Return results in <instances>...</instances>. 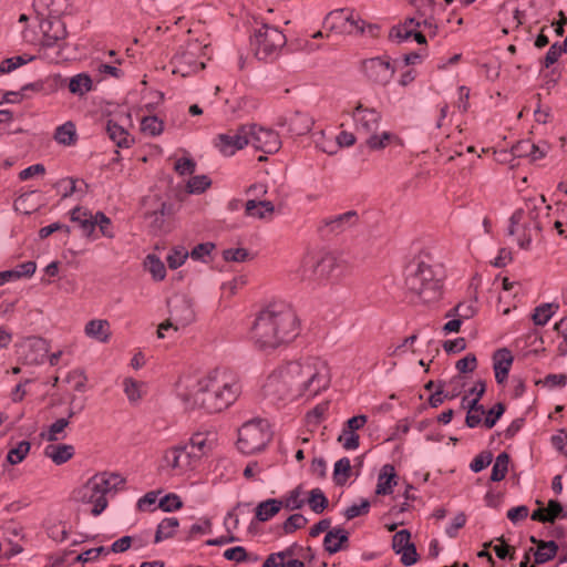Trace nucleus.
<instances>
[{
  "instance_id": "f257e3e1",
  "label": "nucleus",
  "mask_w": 567,
  "mask_h": 567,
  "mask_svg": "<svg viewBox=\"0 0 567 567\" xmlns=\"http://www.w3.org/2000/svg\"><path fill=\"white\" fill-rule=\"evenodd\" d=\"M296 312L286 303H270L260 310L251 327V339L261 350L288 344L299 334Z\"/></svg>"
},
{
  "instance_id": "f03ea898",
  "label": "nucleus",
  "mask_w": 567,
  "mask_h": 567,
  "mask_svg": "<svg viewBox=\"0 0 567 567\" xmlns=\"http://www.w3.org/2000/svg\"><path fill=\"white\" fill-rule=\"evenodd\" d=\"M241 393L239 378L226 369H215L200 378L194 391L193 401L208 413H219L233 405Z\"/></svg>"
},
{
  "instance_id": "7ed1b4c3",
  "label": "nucleus",
  "mask_w": 567,
  "mask_h": 567,
  "mask_svg": "<svg viewBox=\"0 0 567 567\" xmlns=\"http://www.w3.org/2000/svg\"><path fill=\"white\" fill-rule=\"evenodd\" d=\"M443 278L442 267L434 262L427 251H421L405 268L406 290L425 303L441 299Z\"/></svg>"
},
{
  "instance_id": "20e7f679",
  "label": "nucleus",
  "mask_w": 567,
  "mask_h": 567,
  "mask_svg": "<svg viewBox=\"0 0 567 567\" xmlns=\"http://www.w3.org/2000/svg\"><path fill=\"white\" fill-rule=\"evenodd\" d=\"M298 399L313 398L327 390L330 384L328 364L317 357H308L284 364Z\"/></svg>"
},
{
  "instance_id": "39448f33",
  "label": "nucleus",
  "mask_w": 567,
  "mask_h": 567,
  "mask_svg": "<svg viewBox=\"0 0 567 567\" xmlns=\"http://www.w3.org/2000/svg\"><path fill=\"white\" fill-rule=\"evenodd\" d=\"M286 43V35L269 24H261L250 35L251 50L259 61H274Z\"/></svg>"
},
{
  "instance_id": "423d86ee",
  "label": "nucleus",
  "mask_w": 567,
  "mask_h": 567,
  "mask_svg": "<svg viewBox=\"0 0 567 567\" xmlns=\"http://www.w3.org/2000/svg\"><path fill=\"white\" fill-rule=\"evenodd\" d=\"M271 431L267 421L257 419L241 425L238 430L237 447L243 454L262 451L271 440Z\"/></svg>"
},
{
  "instance_id": "0eeeda50",
  "label": "nucleus",
  "mask_w": 567,
  "mask_h": 567,
  "mask_svg": "<svg viewBox=\"0 0 567 567\" xmlns=\"http://www.w3.org/2000/svg\"><path fill=\"white\" fill-rule=\"evenodd\" d=\"M338 266L337 257L331 254H307L301 261L300 276L305 281L321 285L332 277Z\"/></svg>"
},
{
  "instance_id": "6e6552de",
  "label": "nucleus",
  "mask_w": 567,
  "mask_h": 567,
  "mask_svg": "<svg viewBox=\"0 0 567 567\" xmlns=\"http://www.w3.org/2000/svg\"><path fill=\"white\" fill-rule=\"evenodd\" d=\"M290 379L284 365L278 367L264 384V394L271 402H280L298 399Z\"/></svg>"
},
{
  "instance_id": "1a4fd4ad",
  "label": "nucleus",
  "mask_w": 567,
  "mask_h": 567,
  "mask_svg": "<svg viewBox=\"0 0 567 567\" xmlns=\"http://www.w3.org/2000/svg\"><path fill=\"white\" fill-rule=\"evenodd\" d=\"M198 455L186 443L167 449L163 455V462L176 474H184L194 470L199 463Z\"/></svg>"
},
{
  "instance_id": "9d476101",
  "label": "nucleus",
  "mask_w": 567,
  "mask_h": 567,
  "mask_svg": "<svg viewBox=\"0 0 567 567\" xmlns=\"http://www.w3.org/2000/svg\"><path fill=\"white\" fill-rule=\"evenodd\" d=\"M197 42H188L185 47H181L172 59L174 64V73L187 76L205 69L204 62L197 61V51L199 50Z\"/></svg>"
},
{
  "instance_id": "9b49d317",
  "label": "nucleus",
  "mask_w": 567,
  "mask_h": 567,
  "mask_svg": "<svg viewBox=\"0 0 567 567\" xmlns=\"http://www.w3.org/2000/svg\"><path fill=\"white\" fill-rule=\"evenodd\" d=\"M361 70L370 82L379 85L388 84L395 72L389 56L365 59L361 62Z\"/></svg>"
},
{
  "instance_id": "f8f14e48",
  "label": "nucleus",
  "mask_w": 567,
  "mask_h": 567,
  "mask_svg": "<svg viewBox=\"0 0 567 567\" xmlns=\"http://www.w3.org/2000/svg\"><path fill=\"white\" fill-rule=\"evenodd\" d=\"M364 22L361 19H354L351 11L339 9L327 14L323 25L336 33H359L364 32Z\"/></svg>"
},
{
  "instance_id": "ddd939ff",
  "label": "nucleus",
  "mask_w": 567,
  "mask_h": 567,
  "mask_svg": "<svg viewBox=\"0 0 567 567\" xmlns=\"http://www.w3.org/2000/svg\"><path fill=\"white\" fill-rule=\"evenodd\" d=\"M249 126L240 125L235 132L218 134L215 138L214 145L225 156H231L237 151L243 150L249 145Z\"/></svg>"
},
{
  "instance_id": "4468645a",
  "label": "nucleus",
  "mask_w": 567,
  "mask_h": 567,
  "mask_svg": "<svg viewBox=\"0 0 567 567\" xmlns=\"http://www.w3.org/2000/svg\"><path fill=\"white\" fill-rule=\"evenodd\" d=\"M251 133H249V144L256 150L267 154L279 151L281 141L279 134L271 128L257 126L256 124H247Z\"/></svg>"
},
{
  "instance_id": "2eb2a0df",
  "label": "nucleus",
  "mask_w": 567,
  "mask_h": 567,
  "mask_svg": "<svg viewBox=\"0 0 567 567\" xmlns=\"http://www.w3.org/2000/svg\"><path fill=\"white\" fill-rule=\"evenodd\" d=\"M89 482L100 493L96 505L91 511L92 515L99 516L107 507L106 494L122 480L117 474L101 473L91 477Z\"/></svg>"
},
{
  "instance_id": "dca6fc26",
  "label": "nucleus",
  "mask_w": 567,
  "mask_h": 567,
  "mask_svg": "<svg viewBox=\"0 0 567 567\" xmlns=\"http://www.w3.org/2000/svg\"><path fill=\"white\" fill-rule=\"evenodd\" d=\"M40 30L42 32V48L60 47V42L68 35L65 23L59 17L41 20Z\"/></svg>"
},
{
  "instance_id": "f3484780",
  "label": "nucleus",
  "mask_w": 567,
  "mask_h": 567,
  "mask_svg": "<svg viewBox=\"0 0 567 567\" xmlns=\"http://www.w3.org/2000/svg\"><path fill=\"white\" fill-rule=\"evenodd\" d=\"M351 116L355 122L357 130L369 136L379 128L381 114L375 109L364 107L361 102L357 104Z\"/></svg>"
},
{
  "instance_id": "a211bd4d",
  "label": "nucleus",
  "mask_w": 567,
  "mask_h": 567,
  "mask_svg": "<svg viewBox=\"0 0 567 567\" xmlns=\"http://www.w3.org/2000/svg\"><path fill=\"white\" fill-rule=\"evenodd\" d=\"M392 549L395 554H402L401 563L404 566H411L419 559L416 547L411 543V533L408 529H401L394 534Z\"/></svg>"
},
{
  "instance_id": "6ab92c4d",
  "label": "nucleus",
  "mask_w": 567,
  "mask_h": 567,
  "mask_svg": "<svg viewBox=\"0 0 567 567\" xmlns=\"http://www.w3.org/2000/svg\"><path fill=\"white\" fill-rule=\"evenodd\" d=\"M359 223V215L355 210H349L343 214L326 218L321 221L319 231L323 235H338Z\"/></svg>"
},
{
  "instance_id": "aec40b11",
  "label": "nucleus",
  "mask_w": 567,
  "mask_h": 567,
  "mask_svg": "<svg viewBox=\"0 0 567 567\" xmlns=\"http://www.w3.org/2000/svg\"><path fill=\"white\" fill-rule=\"evenodd\" d=\"M168 307L169 316L175 322V330L185 328L194 321L195 312L193 310V305L188 299L184 297L176 298L168 303Z\"/></svg>"
},
{
  "instance_id": "412c9836",
  "label": "nucleus",
  "mask_w": 567,
  "mask_h": 567,
  "mask_svg": "<svg viewBox=\"0 0 567 567\" xmlns=\"http://www.w3.org/2000/svg\"><path fill=\"white\" fill-rule=\"evenodd\" d=\"M278 125H288V131L292 136H302L308 134L313 125V120L307 113L296 111L288 117H280Z\"/></svg>"
},
{
  "instance_id": "4be33fe9",
  "label": "nucleus",
  "mask_w": 567,
  "mask_h": 567,
  "mask_svg": "<svg viewBox=\"0 0 567 567\" xmlns=\"http://www.w3.org/2000/svg\"><path fill=\"white\" fill-rule=\"evenodd\" d=\"M349 532L342 527H334L324 536L323 547L330 555L349 547Z\"/></svg>"
},
{
  "instance_id": "5701e85b",
  "label": "nucleus",
  "mask_w": 567,
  "mask_h": 567,
  "mask_svg": "<svg viewBox=\"0 0 567 567\" xmlns=\"http://www.w3.org/2000/svg\"><path fill=\"white\" fill-rule=\"evenodd\" d=\"M513 355L511 351L506 348L498 349L494 355V372H495V379L498 384H502L506 381L512 363H513Z\"/></svg>"
},
{
  "instance_id": "b1692460",
  "label": "nucleus",
  "mask_w": 567,
  "mask_h": 567,
  "mask_svg": "<svg viewBox=\"0 0 567 567\" xmlns=\"http://www.w3.org/2000/svg\"><path fill=\"white\" fill-rule=\"evenodd\" d=\"M398 484V477L394 466L385 464L382 466L378 476L375 493L378 495H389L393 492V487Z\"/></svg>"
},
{
  "instance_id": "393cba45",
  "label": "nucleus",
  "mask_w": 567,
  "mask_h": 567,
  "mask_svg": "<svg viewBox=\"0 0 567 567\" xmlns=\"http://www.w3.org/2000/svg\"><path fill=\"white\" fill-rule=\"evenodd\" d=\"M74 453V446L69 444H50L44 449V455L56 465L66 463Z\"/></svg>"
},
{
  "instance_id": "a878e982",
  "label": "nucleus",
  "mask_w": 567,
  "mask_h": 567,
  "mask_svg": "<svg viewBox=\"0 0 567 567\" xmlns=\"http://www.w3.org/2000/svg\"><path fill=\"white\" fill-rule=\"evenodd\" d=\"M105 131L110 140H112L117 147L128 148L134 142L130 133L113 120L107 121Z\"/></svg>"
},
{
  "instance_id": "bb28decb",
  "label": "nucleus",
  "mask_w": 567,
  "mask_h": 567,
  "mask_svg": "<svg viewBox=\"0 0 567 567\" xmlns=\"http://www.w3.org/2000/svg\"><path fill=\"white\" fill-rule=\"evenodd\" d=\"M87 337L100 342L106 343L111 338L110 323L107 320L93 319L85 324L84 329Z\"/></svg>"
},
{
  "instance_id": "cd10ccee",
  "label": "nucleus",
  "mask_w": 567,
  "mask_h": 567,
  "mask_svg": "<svg viewBox=\"0 0 567 567\" xmlns=\"http://www.w3.org/2000/svg\"><path fill=\"white\" fill-rule=\"evenodd\" d=\"M282 508V502L277 498L266 499L255 508V517L258 522H267L277 515Z\"/></svg>"
},
{
  "instance_id": "c85d7f7f",
  "label": "nucleus",
  "mask_w": 567,
  "mask_h": 567,
  "mask_svg": "<svg viewBox=\"0 0 567 567\" xmlns=\"http://www.w3.org/2000/svg\"><path fill=\"white\" fill-rule=\"evenodd\" d=\"M275 205L270 200L249 199L245 203V214L249 217L262 219L266 214H272Z\"/></svg>"
},
{
  "instance_id": "c756f323",
  "label": "nucleus",
  "mask_w": 567,
  "mask_h": 567,
  "mask_svg": "<svg viewBox=\"0 0 567 567\" xmlns=\"http://www.w3.org/2000/svg\"><path fill=\"white\" fill-rule=\"evenodd\" d=\"M559 309L556 302H546L537 306L532 315L535 326H545Z\"/></svg>"
},
{
  "instance_id": "7c9ffc66",
  "label": "nucleus",
  "mask_w": 567,
  "mask_h": 567,
  "mask_svg": "<svg viewBox=\"0 0 567 567\" xmlns=\"http://www.w3.org/2000/svg\"><path fill=\"white\" fill-rule=\"evenodd\" d=\"M558 551V545L554 540L539 542L538 548L534 554L535 564L543 565L555 558Z\"/></svg>"
},
{
  "instance_id": "2f4dec72",
  "label": "nucleus",
  "mask_w": 567,
  "mask_h": 567,
  "mask_svg": "<svg viewBox=\"0 0 567 567\" xmlns=\"http://www.w3.org/2000/svg\"><path fill=\"white\" fill-rule=\"evenodd\" d=\"M71 220L79 223L86 235H91L95 229V216L93 217L89 212L80 207L71 210Z\"/></svg>"
},
{
  "instance_id": "473e14b6",
  "label": "nucleus",
  "mask_w": 567,
  "mask_h": 567,
  "mask_svg": "<svg viewBox=\"0 0 567 567\" xmlns=\"http://www.w3.org/2000/svg\"><path fill=\"white\" fill-rule=\"evenodd\" d=\"M92 79L86 73H79L72 76L69 82L70 92L79 96H82L85 93L90 92L92 90Z\"/></svg>"
},
{
  "instance_id": "72a5a7b5",
  "label": "nucleus",
  "mask_w": 567,
  "mask_h": 567,
  "mask_svg": "<svg viewBox=\"0 0 567 567\" xmlns=\"http://www.w3.org/2000/svg\"><path fill=\"white\" fill-rule=\"evenodd\" d=\"M186 445L192 451H195L199 460H202V457L210 451V442L208 441L207 433H194L186 443Z\"/></svg>"
},
{
  "instance_id": "f704fd0d",
  "label": "nucleus",
  "mask_w": 567,
  "mask_h": 567,
  "mask_svg": "<svg viewBox=\"0 0 567 567\" xmlns=\"http://www.w3.org/2000/svg\"><path fill=\"white\" fill-rule=\"evenodd\" d=\"M179 522L176 517H166L157 526L154 543H159L164 539L172 538L178 527Z\"/></svg>"
},
{
  "instance_id": "c9c22d12",
  "label": "nucleus",
  "mask_w": 567,
  "mask_h": 567,
  "mask_svg": "<svg viewBox=\"0 0 567 567\" xmlns=\"http://www.w3.org/2000/svg\"><path fill=\"white\" fill-rule=\"evenodd\" d=\"M224 557L227 560H233L237 564L239 563H257L259 560V556L254 553H248L245 547L236 546L228 548L224 551Z\"/></svg>"
},
{
  "instance_id": "e433bc0d",
  "label": "nucleus",
  "mask_w": 567,
  "mask_h": 567,
  "mask_svg": "<svg viewBox=\"0 0 567 567\" xmlns=\"http://www.w3.org/2000/svg\"><path fill=\"white\" fill-rule=\"evenodd\" d=\"M54 140L59 144L66 146L73 145L76 142V130L72 122H66L56 127L54 133Z\"/></svg>"
},
{
  "instance_id": "4c0bfd02",
  "label": "nucleus",
  "mask_w": 567,
  "mask_h": 567,
  "mask_svg": "<svg viewBox=\"0 0 567 567\" xmlns=\"http://www.w3.org/2000/svg\"><path fill=\"white\" fill-rule=\"evenodd\" d=\"M69 419H58L53 422L48 432L41 433V437L45 439L48 442H55L59 440H63L65 437L64 430L69 426Z\"/></svg>"
},
{
  "instance_id": "58836bf2",
  "label": "nucleus",
  "mask_w": 567,
  "mask_h": 567,
  "mask_svg": "<svg viewBox=\"0 0 567 567\" xmlns=\"http://www.w3.org/2000/svg\"><path fill=\"white\" fill-rule=\"evenodd\" d=\"M351 463L348 457H342L334 464L333 481L336 485L343 486L351 475Z\"/></svg>"
},
{
  "instance_id": "ea45409f",
  "label": "nucleus",
  "mask_w": 567,
  "mask_h": 567,
  "mask_svg": "<svg viewBox=\"0 0 567 567\" xmlns=\"http://www.w3.org/2000/svg\"><path fill=\"white\" fill-rule=\"evenodd\" d=\"M508 464L509 455L506 452H502L501 454H498L492 468L491 481H503L508 472Z\"/></svg>"
},
{
  "instance_id": "a19ab883",
  "label": "nucleus",
  "mask_w": 567,
  "mask_h": 567,
  "mask_svg": "<svg viewBox=\"0 0 567 567\" xmlns=\"http://www.w3.org/2000/svg\"><path fill=\"white\" fill-rule=\"evenodd\" d=\"M302 495V486L298 485L293 489H291L282 499V507L289 511L300 509L305 505V499L301 498Z\"/></svg>"
},
{
  "instance_id": "79ce46f5",
  "label": "nucleus",
  "mask_w": 567,
  "mask_h": 567,
  "mask_svg": "<svg viewBox=\"0 0 567 567\" xmlns=\"http://www.w3.org/2000/svg\"><path fill=\"white\" fill-rule=\"evenodd\" d=\"M309 507L316 514H321L329 505V501L320 488H313L309 493Z\"/></svg>"
},
{
  "instance_id": "37998d69",
  "label": "nucleus",
  "mask_w": 567,
  "mask_h": 567,
  "mask_svg": "<svg viewBox=\"0 0 567 567\" xmlns=\"http://www.w3.org/2000/svg\"><path fill=\"white\" fill-rule=\"evenodd\" d=\"M141 131L150 136H157L164 131V123L157 116H144L141 121Z\"/></svg>"
},
{
  "instance_id": "c03bdc74",
  "label": "nucleus",
  "mask_w": 567,
  "mask_h": 567,
  "mask_svg": "<svg viewBox=\"0 0 567 567\" xmlns=\"http://www.w3.org/2000/svg\"><path fill=\"white\" fill-rule=\"evenodd\" d=\"M31 444L28 441H21L16 447L9 450L7 454V461L11 465L21 463L28 455Z\"/></svg>"
},
{
  "instance_id": "a18cd8bd",
  "label": "nucleus",
  "mask_w": 567,
  "mask_h": 567,
  "mask_svg": "<svg viewBox=\"0 0 567 567\" xmlns=\"http://www.w3.org/2000/svg\"><path fill=\"white\" fill-rule=\"evenodd\" d=\"M100 493L93 488L87 481L82 487L74 492V498L82 503H91L93 506L96 505Z\"/></svg>"
},
{
  "instance_id": "49530a36",
  "label": "nucleus",
  "mask_w": 567,
  "mask_h": 567,
  "mask_svg": "<svg viewBox=\"0 0 567 567\" xmlns=\"http://www.w3.org/2000/svg\"><path fill=\"white\" fill-rule=\"evenodd\" d=\"M145 264H146L150 272L152 274V277L154 280L161 281L165 278L166 269H165L164 264L161 261V259L158 257H156L155 255H148L146 257Z\"/></svg>"
},
{
  "instance_id": "de8ad7c7",
  "label": "nucleus",
  "mask_w": 567,
  "mask_h": 567,
  "mask_svg": "<svg viewBox=\"0 0 567 567\" xmlns=\"http://www.w3.org/2000/svg\"><path fill=\"white\" fill-rule=\"evenodd\" d=\"M212 185V181L207 175L193 176L187 183V190L190 194H202Z\"/></svg>"
},
{
  "instance_id": "09e8293b",
  "label": "nucleus",
  "mask_w": 567,
  "mask_h": 567,
  "mask_svg": "<svg viewBox=\"0 0 567 567\" xmlns=\"http://www.w3.org/2000/svg\"><path fill=\"white\" fill-rule=\"evenodd\" d=\"M308 524V519L302 514L290 515L282 524L285 534H292L303 528Z\"/></svg>"
},
{
  "instance_id": "8fccbe9b",
  "label": "nucleus",
  "mask_w": 567,
  "mask_h": 567,
  "mask_svg": "<svg viewBox=\"0 0 567 567\" xmlns=\"http://www.w3.org/2000/svg\"><path fill=\"white\" fill-rule=\"evenodd\" d=\"M393 134L390 132H383L381 135H377L375 133L371 134L365 143L369 146V148L373 151H380L385 148L388 143L393 138Z\"/></svg>"
},
{
  "instance_id": "3c124183",
  "label": "nucleus",
  "mask_w": 567,
  "mask_h": 567,
  "mask_svg": "<svg viewBox=\"0 0 567 567\" xmlns=\"http://www.w3.org/2000/svg\"><path fill=\"white\" fill-rule=\"evenodd\" d=\"M563 53H567L566 50H563V45L558 42L553 43L544 59L540 61L542 66L548 69L559 60Z\"/></svg>"
},
{
  "instance_id": "603ef678",
  "label": "nucleus",
  "mask_w": 567,
  "mask_h": 567,
  "mask_svg": "<svg viewBox=\"0 0 567 567\" xmlns=\"http://www.w3.org/2000/svg\"><path fill=\"white\" fill-rule=\"evenodd\" d=\"M123 385H124V392L130 402L135 403L138 400H141V398H142L141 390H140L141 383H138L137 381H135L132 378H126L123 381Z\"/></svg>"
},
{
  "instance_id": "864d4df0",
  "label": "nucleus",
  "mask_w": 567,
  "mask_h": 567,
  "mask_svg": "<svg viewBox=\"0 0 567 567\" xmlns=\"http://www.w3.org/2000/svg\"><path fill=\"white\" fill-rule=\"evenodd\" d=\"M189 254L184 247L175 248L166 258L167 265L171 269H177L185 262Z\"/></svg>"
},
{
  "instance_id": "5fc2aeb1",
  "label": "nucleus",
  "mask_w": 567,
  "mask_h": 567,
  "mask_svg": "<svg viewBox=\"0 0 567 567\" xmlns=\"http://www.w3.org/2000/svg\"><path fill=\"white\" fill-rule=\"evenodd\" d=\"M158 507L164 512H174L183 507V502L177 494L169 493L159 501Z\"/></svg>"
},
{
  "instance_id": "6e6d98bb",
  "label": "nucleus",
  "mask_w": 567,
  "mask_h": 567,
  "mask_svg": "<svg viewBox=\"0 0 567 567\" xmlns=\"http://www.w3.org/2000/svg\"><path fill=\"white\" fill-rule=\"evenodd\" d=\"M505 412V405L501 402L496 403L493 408H491L485 414V419H484V425L487 427V429H492L495 426V424L497 423V421L501 419V416L504 414Z\"/></svg>"
},
{
  "instance_id": "4d7b16f0",
  "label": "nucleus",
  "mask_w": 567,
  "mask_h": 567,
  "mask_svg": "<svg viewBox=\"0 0 567 567\" xmlns=\"http://www.w3.org/2000/svg\"><path fill=\"white\" fill-rule=\"evenodd\" d=\"M359 435L353 431L342 430V433L338 437V442L342 443L343 449L346 450H355L360 442Z\"/></svg>"
},
{
  "instance_id": "13d9d810",
  "label": "nucleus",
  "mask_w": 567,
  "mask_h": 567,
  "mask_svg": "<svg viewBox=\"0 0 567 567\" xmlns=\"http://www.w3.org/2000/svg\"><path fill=\"white\" fill-rule=\"evenodd\" d=\"M223 257L226 261L244 262L249 257V251L246 248H229L223 251Z\"/></svg>"
},
{
  "instance_id": "bf43d9fd",
  "label": "nucleus",
  "mask_w": 567,
  "mask_h": 567,
  "mask_svg": "<svg viewBox=\"0 0 567 567\" xmlns=\"http://www.w3.org/2000/svg\"><path fill=\"white\" fill-rule=\"evenodd\" d=\"M492 461L493 454L491 452H482L473 458L470 467L474 473H478L487 467Z\"/></svg>"
},
{
  "instance_id": "052dcab7",
  "label": "nucleus",
  "mask_w": 567,
  "mask_h": 567,
  "mask_svg": "<svg viewBox=\"0 0 567 567\" xmlns=\"http://www.w3.org/2000/svg\"><path fill=\"white\" fill-rule=\"evenodd\" d=\"M533 150H536V144L529 140H523L512 147V153L515 157H528Z\"/></svg>"
},
{
  "instance_id": "680f3d73",
  "label": "nucleus",
  "mask_w": 567,
  "mask_h": 567,
  "mask_svg": "<svg viewBox=\"0 0 567 567\" xmlns=\"http://www.w3.org/2000/svg\"><path fill=\"white\" fill-rule=\"evenodd\" d=\"M475 308L472 305L458 303L446 313V317L456 316L461 319H470L475 315Z\"/></svg>"
},
{
  "instance_id": "e2e57ef3",
  "label": "nucleus",
  "mask_w": 567,
  "mask_h": 567,
  "mask_svg": "<svg viewBox=\"0 0 567 567\" xmlns=\"http://www.w3.org/2000/svg\"><path fill=\"white\" fill-rule=\"evenodd\" d=\"M34 194V192L22 194L16 202H14V209L17 212L23 213L25 215H30L33 212L37 210V207L29 204L30 197Z\"/></svg>"
},
{
  "instance_id": "0e129e2a",
  "label": "nucleus",
  "mask_w": 567,
  "mask_h": 567,
  "mask_svg": "<svg viewBox=\"0 0 567 567\" xmlns=\"http://www.w3.org/2000/svg\"><path fill=\"white\" fill-rule=\"evenodd\" d=\"M547 515L550 518V523L553 524L557 518H566L567 513L564 511L563 505L556 501L550 499L546 507Z\"/></svg>"
},
{
  "instance_id": "69168bd1",
  "label": "nucleus",
  "mask_w": 567,
  "mask_h": 567,
  "mask_svg": "<svg viewBox=\"0 0 567 567\" xmlns=\"http://www.w3.org/2000/svg\"><path fill=\"white\" fill-rule=\"evenodd\" d=\"M95 226H99L103 236L113 238L114 233L111 228V219L102 212L95 214Z\"/></svg>"
},
{
  "instance_id": "338daca9",
  "label": "nucleus",
  "mask_w": 567,
  "mask_h": 567,
  "mask_svg": "<svg viewBox=\"0 0 567 567\" xmlns=\"http://www.w3.org/2000/svg\"><path fill=\"white\" fill-rule=\"evenodd\" d=\"M48 536L51 539L61 543L68 538L69 533L65 528V525L62 522H60V523L51 525L48 528Z\"/></svg>"
},
{
  "instance_id": "774afa93",
  "label": "nucleus",
  "mask_w": 567,
  "mask_h": 567,
  "mask_svg": "<svg viewBox=\"0 0 567 567\" xmlns=\"http://www.w3.org/2000/svg\"><path fill=\"white\" fill-rule=\"evenodd\" d=\"M553 446L567 456V431L561 429L557 434L551 436Z\"/></svg>"
}]
</instances>
